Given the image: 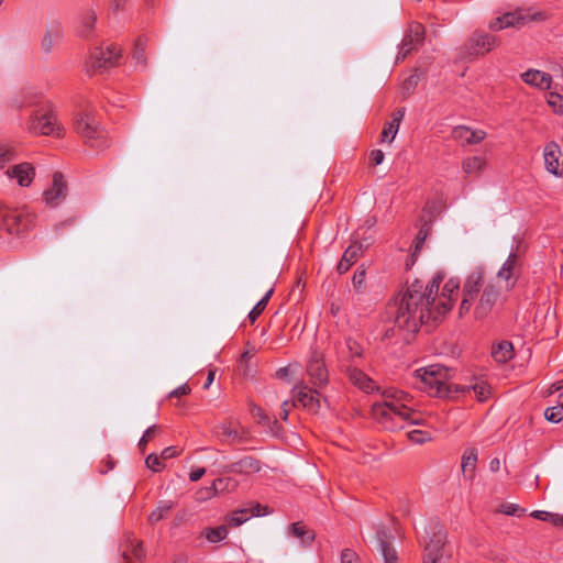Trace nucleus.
<instances>
[{
  "mask_svg": "<svg viewBox=\"0 0 563 563\" xmlns=\"http://www.w3.org/2000/svg\"><path fill=\"white\" fill-rule=\"evenodd\" d=\"M5 175L20 187H29L34 180L35 168L32 164L24 162L9 167Z\"/></svg>",
  "mask_w": 563,
  "mask_h": 563,
  "instance_id": "15",
  "label": "nucleus"
},
{
  "mask_svg": "<svg viewBox=\"0 0 563 563\" xmlns=\"http://www.w3.org/2000/svg\"><path fill=\"white\" fill-rule=\"evenodd\" d=\"M128 0H111V8L113 11L120 10Z\"/></svg>",
  "mask_w": 563,
  "mask_h": 563,
  "instance_id": "62",
  "label": "nucleus"
},
{
  "mask_svg": "<svg viewBox=\"0 0 563 563\" xmlns=\"http://www.w3.org/2000/svg\"><path fill=\"white\" fill-rule=\"evenodd\" d=\"M228 528L225 526H219L216 528L209 527L202 531L203 537L211 543L224 540L228 537Z\"/></svg>",
  "mask_w": 563,
  "mask_h": 563,
  "instance_id": "33",
  "label": "nucleus"
},
{
  "mask_svg": "<svg viewBox=\"0 0 563 563\" xmlns=\"http://www.w3.org/2000/svg\"><path fill=\"white\" fill-rule=\"evenodd\" d=\"M294 405H300L311 412H316L320 408L319 393L308 387L306 384H297L294 389Z\"/></svg>",
  "mask_w": 563,
  "mask_h": 563,
  "instance_id": "12",
  "label": "nucleus"
},
{
  "mask_svg": "<svg viewBox=\"0 0 563 563\" xmlns=\"http://www.w3.org/2000/svg\"><path fill=\"white\" fill-rule=\"evenodd\" d=\"M520 272L521 268L518 255L515 252H511L497 272L496 280L494 282L503 294L509 292L515 288L520 276Z\"/></svg>",
  "mask_w": 563,
  "mask_h": 563,
  "instance_id": "10",
  "label": "nucleus"
},
{
  "mask_svg": "<svg viewBox=\"0 0 563 563\" xmlns=\"http://www.w3.org/2000/svg\"><path fill=\"white\" fill-rule=\"evenodd\" d=\"M272 294H273V289H269L265 294V296L250 311L249 319H250L251 323H254L256 321V319L261 316V313L264 311Z\"/></svg>",
  "mask_w": 563,
  "mask_h": 563,
  "instance_id": "36",
  "label": "nucleus"
},
{
  "mask_svg": "<svg viewBox=\"0 0 563 563\" xmlns=\"http://www.w3.org/2000/svg\"><path fill=\"white\" fill-rule=\"evenodd\" d=\"M544 418L550 422H554V423L560 422L563 418L561 407H559L556 405V406L545 409Z\"/></svg>",
  "mask_w": 563,
  "mask_h": 563,
  "instance_id": "47",
  "label": "nucleus"
},
{
  "mask_svg": "<svg viewBox=\"0 0 563 563\" xmlns=\"http://www.w3.org/2000/svg\"><path fill=\"white\" fill-rule=\"evenodd\" d=\"M345 345L349 350L350 357H358L362 355V347L356 341L349 339L346 340Z\"/></svg>",
  "mask_w": 563,
  "mask_h": 563,
  "instance_id": "54",
  "label": "nucleus"
},
{
  "mask_svg": "<svg viewBox=\"0 0 563 563\" xmlns=\"http://www.w3.org/2000/svg\"><path fill=\"white\" fill-rule=\"evenodd\" d=\"M497 512L504 514L507 516H521V515L526 514V509L521 508L518 504L503 503L498 507Z\"/></svg>",
  "mask_w": 563,
  "mask_h": 563,
  "instance_id": "41",
  "label": "nucleus"
},
{
  "mask_svg": "<svg viewBox=\"0 0 563 563\" xmlns=\"http://www.w3.org/2000/svg\"><path fill=\"white\" fill-rule=\"evenodd\" d=\"M292 371V365L282 367L276 372L277 377L284 378Z\"/></svg>",
  "mask_w": 563,
  "mask_h": 563,
  "instance_id": "61",
  "label": "nucleus"
},
{
  "mask_svg": "<svg viewBox=\"0 0 563 563\" xmlns=\"http://www.w3.org/2000/svg\"><path fill=\"white\" fill-rule=\"evenodd\" d=\"M450 556L451 553L446 549V532L437 526L424 545L422 563H449Z\"/></svg>",
  "mask_w": 563,
  "mask_h": 563,
  "instance_id": "8",
  "label": "nucleus"
},
{
  "mask_svg": "<svg viewBox=\"0 0 563 563\" xmlns=\"http://www.w3.org/2000/svg\"><path fill=\"white\" fill-rule=\"evenodd\" d=\"M530 516L534 519L541 521H548L553 523L554 526H560L561 516L558 514H552L545 510H533Z\"/></svg>",
  "mask_w": 563,
  "mask_h": 563,
  "instance_id": "40",
  "label": "nucleus"
},
{
  "mask_svg": "<svg viewBox=\"0 0 563 563\" xmlns=\"http://www.w3.org/2000/svg\"><path fill=\"white\" fill-rule=\"evenodd\" d=\"M505 301L506 295L498 289L494 279L487 280L485 268L476 267L463 282L457 314L461 319L489 320L499 312Z\"/></svg>",
  "mask_w": 563,
  "mask_h": 563,
  "instance_id": "2",
  "label": "nucleus"
},
{
  "mask_svg": "<svg viewBox=\"0 0 563 563\" xmlns=\"http://www.w3.org/2000/svg\"><path fill=\"white\" fill-rule=\"evenodd\" d=\"M349 377L355 386L366 393L373 391L376 388L375 383L365 373L355 367L349 369Z\"/></svg>",
  "mask_w": 563,
  "mask_h": 563,
  "instance_id": "26",
  "label": "nucleus"
},
{
  "mask_svg": "<svg viewBox=\"0 0 563 563\" xmlns=\"http://www.w3.org/2000/svg\"><path fill=\"white\" fill-rule=\"evenodd\" d=\"M206 474V468L203 467H196L194 470L190 471L189 473V479L191 482H197L199 481L203 475Z\"/></svg>",
  "mask_w": 563,
  "mask_h": 563,
  "instance_id": "59",
  "label": "nucleus"
},
{
  "mask_svg": "<svg viewBox=\"0 0 563 563\" xmlns=\"http://www.w3.org/2000/svg\"><path fill=\"white\" fill-rule=\"evenodd\" d=\"M486 133L482 130L474 131L467 126L460 125L452 130V137L463 144H477L482 142Z\"/></svg>",
  "mask_w": 563,
  "mask_h": 563,
  "instance_id": "20",
  "label": "nucleus"
},
{
  "mask_svg": "<svg viewBox=\"0 0 563 563\" xmlns=\"http://www.w3.org/2000/svg\"><path fill=\"white\" fill-rule=\"evenodd\" d=\"M477 463V451L475 449H468L462 456V471L472 475L475 471Z\"/></svg>",
  "mask_w": 563,
  "mask_h": 563,
  "instance_id": "34",
  "label": "nucleus"
},
{
  "mask_svg": "<svg viewBox=\"0 0 563 563\" xmlns=\"http://www.w3.org/2000/svg\"><path fill=\"white\" fill-rule=\"evenodd\" d=\"M520 77L525 84L540 90L550 89L552 84L551 75L538 69H528Z\"/></svg>",
  "mask_w": 563,
  "mask_h": 563,
  "instance_id": "19",
  "label": "nucleus"
},
{
  "mask_svg": "<svg viewBox=\"0 0 563 563\" xmlns=\"http://www.w3.org/2000/svg\"><path fill=\"white\" fill-rule=\"evenodd\" d=\"M189 393H190V387L187 384H184V385L177 387L176 389H174L169 394V396L170 397H181V396L188 395Z\"/></svg>",
  "mask_w": 563,
  "mask_h": 563,
  "instance_id": "58",
  "label": "nucleus"
},
{
  "mask_svg": "<svg viewBox=\"0 0 563 563\" xmlns=\"http://www.w3.org/2000/svg\"><path fill=\"white\" fill-rule=\"evenodd\" d=\"M548 106L556 114H563V96L558 92H549L545 96Z\"/></svg>",
  "mask_w": 563,
  "mask_h": 563,
  "instance_id": "39",
  "label": "nucleus"
},
{
  "mask_svg": "<svg viewBox=\"0 0 563 563\" xmlns=\"http://www.w3.org/2000/svg\"><path fill=\"white\" fill-rule=\"evenodd\" d=\"M23 128L33 135L63 137L65 129L59 122L52 104L33 111L24 121Z\"/></svg>",
  "mask_w": 563,
  "mask_h": 563,
  "instance_id": "5",
  "label": "nucleus"
},
{
  "mask_svg": "<svg viewBox=\"0 0 563 563\" xmlns=\"http://www.w3.org/2000/svg\"><path fill=\"white\" fill-rule=\"evenodd\" d=\"M1 233L22 235L35 225V216L26 208L1 207Z\"/></svg>",
  "mask_w": 563,
  "mask_h": 563,
  "instance_id": "6",
  "label": "nucleus"
},
{
  "mask_svg": "<svg viewBox=\"0 0 563 563\" xmlns=\"http://www.w3.org/2000/svg\"><path fill=\"white\" fill-rule=\"evenodd\" d=\"M363 254V246L362 244L354 242L352 243L343 253V256L341 261L339 262L336 266V271L339 274L346 273L351 266L357 262V260Z\"/></svg>",
  "mask_w": 563,
  "mask_h": 563,
  "instance_id": "22",
  "label": "nucleus"
},
{
  "mask_svg": "<svg viewBox=\"0 0 563 563\" xmlns=\"http://www.w3.org/2000/svg\"><path fill=\"white\" fill-rule=\"evenodd\" d=\"M255 354L254 347L247 349L241 356V363H247Z\"/></svg>",
  "mask_w": 563,
  "mask_h": 563,
  "instance_id": "60",
  "label": "nucleus"
},
{
  "mask_svg": "<svg viewBox=\"0 0 563 563\" xmlns=\"http://www.w3.org/2000/svg\"><path fill=\"white\" fill-rule=\"evenodd\" d=\"M366 271L360 266L352 277V285L355 291L362 292L365 286Z\"/></svg>",
  "mask_w": 563,
  "mask_h": 563,
  "instance_id": "43",
  "label": "nucleus"
},
{
  "mask_svg": "<svg viewBox=\"0 0 563 563\" xmlns=\"http://www.w3.org/2000/svg\"><path fill=\"white\" fill-rule=\"evenodd\" d=\"M15 150L5 143H0V169L4 168L5 165L15 159Z\"/></svg>",
  "mask_w": 563,
  "mask_h": 563,
  "instance_id": "37",
  "label": "nucleus"
},
{
  "mask_svg": "<svg viewBox=\"0 0 563 563\" xmlns=\"http://www.w3.org/2000/svg\"><path fill=\"white\" fill-rule=\"evenodd\" d=\"M407 438L415 444H424L432 440V433L428 430L415 429L407 433Z\"/></svg>",
  "mask_w": 563,
  "mask_h": 563,
  "instance_id": "35",
  "label": "nucleus"
},
{
  "mask_svg": "<svg viewBox=\"0 0 563 563\" xmlns=\"http://www.w3.org/2000/svg\"><path fill=\"white\" fill-rule=\"evenodd\" d=\"M418 81H419L418 75H410L402 81L401 89H402L405 96L410 95V92L413 90V88L418 85Z\"/></svg>",
  "mask_w": 563,
  "mask_h": 563,
  "instance_id": "51",
  "label": "nucleus"
},
{
  "mask_svg": "<svg viewBox=\"0 0 563 563\" xmlns=\"http://www.w3.org/2000/svg\"><path fill=\"white\" fill-rule=\"evenodd\" d=\"M383 401L372 406V417L385 430L404 429L406 423L423 424L420 415L415 410L413 397L394 387L384 389Z\"/></svg>",
  "mask_w": 563,
  "mask_h": 563,
  "instance_id": "3",
  "label": "nucleus"
},
{
  "mask_svg": "<svg viewBox=\"0 0 563 563\" xmlns=\"http://www.w3.org/2000/svg\"><path fill=\"white\" fill-rule=\"evenodd\" d=\"M217 435L227 442H240L247 438V431L233 422H224L217 428Z\"/></svg>",
  "mask_w": 563,
  "mask_h": 563,
  "instance_id": "18",
  "label": "nucleus"
},
{
  "mask_svg": "<svg viewBox=\"0 0 563 563\" xmlns=\"http://www.w3.org/2000/svg\"><path fill=\"white\" fill-rule=\"evenodd\" d=\"M486 167V159L482 156H471L462 162V169L466 175H479Z\"/></svg>",
  "mask_w": 563,
  "mask_h": 563,
  "instance_id": "29",
  "label": "nucleus"
},
{
  "mask_svg": "<svg viewBox=\"0 0 563 563\" xmlns=\"http://www.w3.org/2000/svg\"><path fill=\"white\" fill-rule=\"evenodd\" d=\"M404 117L405 108L397 109L395 112H393L391 120L385 123L380 133L382 142L391 143L395 140Z\"/></svg>",
  "mask_w": 563,
  "mask_h": 563,
  "instance_id": "21",
  "label": "nucleus"
},
{
  "mask_svg": "<svg viewBox=\"0 0 563 563\" xmlns=\"http://www.w3.org/2000/svg\"><path fill=\"white\" fill-rule=\"evenodd\" d=\"M489 467H490V470H492L493 472H497V471L499 470V467H500V462H499V460H498V459H494V460H492V461H490V463H489Z\"/></svg>",
  "mask_w": 563,
  "mask_h": 563,
  "instance_id": "64",
  "label": "nucleus"
},
{
  "mask_svg": "<svg viewBox=\"0 0 563 563\" xmlns=\"http://www.w3.org/2000/svg\"><path fill=\"white\" fill-rule=\"evenodd\" d=\"M157 432V426H151L145 430L144 434L139 441V448L141 451H144L146 449L147 443L154 439Z\"/></svg>",
  "mask_w": 563,
  "mask_h": 563,
  "instance_id": "45",
  "label": "nucleus"
},
{
  "mask_svg": "<svg viewBox=\"0 0 563 563\" xmlns=\"http://www.w3.org/2000/svg\"><path fill=\"white\" fill-rule=\"evenodd\" d=\"M254 417L258 419L261 423H269L271 419L264 413L263 409L260 407H254L252 410Z\"/></svg>",
  "mask_w": 563,
  "mask_h": 563,
  "instance_id": "56",
  "label": "nucleus"
},
{
  "mask_svg": "<svg viewBox=\"0 0 563 563\" xmlns=\"http://www.w3.org/2000/svg\"><path fill=\"white\" fill-rule=\"evenodd\" d=\"M471 390L474 391L478 401L487 400L492 393L490 386L486 382H483V380H477L475 384H472V385H455L454 386V391H456V393H470Z\"/></svg>",
  "mask_w": 563,
  "mask_h": 563,
  "instance_id": "24",
  "label": "nucleus"
},
{
  "mask_svg": "<svg viewBox=\"0 0 563 563\" xmlns=\"http://www.w3.org/2000/svg\"><path fill=\"white\" fill-rule=\"evenodd\" d=\"M445 278L444 272H437L431 280L423 285L420 280L411 283L388 305L386 314L399 330L413 333L419 327L443 318L454 307L461 288L457 277Z\"/></svg>",
  "mask_w": 563,
  "mask_h": 563,
  "instance_id": "1",
  "label": "nucleus"
},
{
  "mask_svg": "<svg viewBox=\"0 0 563 563\" xmlns=\"http://www.w3.org/2000/svg\"><path fill=\"white\" fill-rule=\"evenodd\" d=\"M179 454V451L177 448L175 446H168L166 449H164L161 453V457L163 460H168V459H172L174 456H177Z\"/></svg>",
  "mask_w": 563,
  "mask_h": 563,
  "instance_id": "57",
  "label": "nucleus"
},
{
  "mask_svg": "<svg viewBox=\"0 0 563 563\" xmlns=\"http://www.w3.org/2000/svg\"><path fill=\"white\" fill-rule=\"evenodd\" d=\"M561 147L556 143L550 142L544 146L543 158L545 168L549 173L558 177L563 176V163L561 162Z\"/></svg>",
  "mask_w": 563,
  "mask_h": 563,
  "instance_id": "16",
  "label": "nucleus"
},
{
  "mask_svg": "<svg viewBox=\"0 0 563 563\" xmlns=\"http://www.w3.org/2000/svg\"><path fill=\"white\" fill-rule=\"evenodd\" d=\"M57 40H58V34L57 33L47 32L44 35V37L42 40V43H41L42 49L45 53H51L53 51Z\"/></svg>",
  "mask_w": 563,
  "mask_h": 563,
  "instance_id": "46",
  "label": "nucleus"
},
{
  "mask_svg": "<svg viewBox=\"0 0 563 563\" xmlns=\"http://www.w3.org/2000/svg\"><path fill=\"white\" fill-rule=\"evenodd\" d=\"M428 233H429V228L428 227H423L419 230L415 241H413V247H415V251H413V256L417 255V253L421 250V247L423 246V243H424V240L427 239L428 236Z\"/></svg>",
  "mask_w": 563,
  "mask_h": 563,
  "instance_id": "49",
  "label": "nucleus"
},
{
  "mask_svg": "<svg viewBox=\"0 0 563 563\" xmlns=\"http://www.w3.org/2000/svg\"><path fill=\"white\" fill-rule=\"evenodd\" d=\"M123 558L126 563H135L142 561L144 558V551L141 543L136 541H129L126 547L123 549Z\"/></svg>",
  "mask_w": 563,
  "mask_h": 563,
  "instance_id": "31",
  "label": "nucleus"
},
{
  "mask_svg": "<svg viewBox=\"0 0 563 563\" xmlns=\"http://www.w3.org/2000/svg\"><path fill=\"white\" fill-rule=\"evenodd\" d=\"M162 460L163 459H159L156 454H150L145 460V464L150 470L159 472L165 467V464Z\"/></svg>",
  "mask_w": 563,
  "mask_h": 563,
  "instance_id": "48",
  "label": "nucleus"
},
{
  "mask_svg": "<svg viewBox=\"0 0 563 563\" xmlns=\"http://www.w3.org/2000/svg\"><path fill=\"white\" fill-rule=\"evenodd\" d=\"M289 534L299 539L302 545H309L314 540V531L309 529L303 522L298 521L289 526Z\"/></svg>",
  "mask_w": 563,
  "mask_h": 563,
  "instance_id": "25",
  "label": "nucleus"
},
{
  "mask_svg": "<svg viewBox=\"0 0 563 563\" xmlns=\"http://www.w3.org/2000/svg\"><path fill=\"white\" fill-rule=\"evenodd\" d=\"M213 483L219 493L233 492L238 487V482L231 477L217 478Z\"/></svg>",
  "mask_w": 563,
  "mask_h": 563,
  "instance_id": "42",
  "label": "nucleus"
},
{
  "mask_svg": "<svg viewBox=\"0 0 563 563\" xmlns=\"http://www.w3.org/2000/svg\"><path fill=\"white\" fill-rule=\"evenodd\" d=\"M416 47L417 45L413 44L412 34H406L400 44L396 60H404L408 56V54H410V52L413 51Z\"/></svg>",
  "mask_w": 563,
  "mask_h": 563,
  "instance_id": "38",
  "label": "nucleus"
},
{
  "mask_svg": "<svg viewBox=\"0 0 563 563\" xmlns=\"http://www.w3.org/2000/svg\"><path fill=\"white\" fill-rule=\"evenodd\" d=\"M307 374L316 387H322L328 383L329 374L323 363L322 355L313 352L307 365Z\"/></svg>",
  "mask_w": 563,
  "mask_h": 563,
  "instance_id": "13",
  "label": "nucleus"
},
{
  "mask_svg": "<svg viewBox=\"0 0 563 563\" xmlns=\"http://www.w3.org/2000/svg\"><path fill=\"white\" fill-rule=\"evenodd\" d=\"M492 356L498 363H506L514 357V346L509 341H501L493 346Z\"/></svg>",
  "mask_w": 563,
  "mask_h": 563,
  "instance_id": "28",
  "label": "nucleus"
},
{
  "mask_svg": "<svg viewBox=\"0 0 563 563\" xmlns=\"http://www.w3.org/2000/svg\"><path fill=\"white\" fill-rule=\"evenodd\" d=\"M341 563H361L358 555L351 549L341 552Z\"/></svg>",
  "mask_w": 563,
  "mask_h": 563,
  "instance_id": "53",
  "label": "nucleus"
},
{
  "mask_svg": "<svg viewBox=\"0 0 563 563\" xmlns=\"http://www.w3.org/2000/svg\"><path fill=\"white\" fill-rule=\"evenodd\" d=\"M74 129L90 146L100 147L104 144L101 142L103 131L91 111L78 112L74 118Z\"/></svg>",
  "mask_w": 563,
  "mask_h": 563,
  "instance_id": "7",
  "label": "nucleus"
},
{
  "mask_svg": "<svg viewBox=\"0 0 563 563\" xmlns=\"http://www.w3.org/2000/svg\"><path fill=\"white\" fill-rule=\"evenodd\" d=\"M380 551L384 558V563H397V553L388 542L380 541Z\"/></svg>",
  "mask_w": 563,
  "mask_h": 563,
  "instance_id": "44",
  "label": "nucleus"
},
{
  "mask_svg": "<svg viewBox=\"0 0 563 563\" xmlns=\"http://www.w3.org/2000/svg\"><path fill=\"white\" fill-rule=\"evenodd\" d=\"M407 34H412L413 44L418 45L423 40V26L419 23L411 24L409 32Z\"/></svg>",
  "mask_w": 563,
  "mask_h": 563,
  "instance_id": "50",
  "label": "nucleus"
},
{
  "mask_svg": "<svg viewBox=\"0 0 563 563\" xmlns=\"http://www.w3.org/2000/svg\"><path fill=\"white\" fill-rule=\"evenodd\" d=\"M261 505L257 504L253 507L252 509V512L249 514V509H240V510H236V511H233L231 515L228 516V522L229 525L233 526V527H238V526H241L242 523H244L245 521H247L252 516H261L262 512H261Z\"/></svg>",
  "mask_w": 563,
  "mask_h": 563,
  "instance_id": "27",
  "label": "nucleus"
},
{
  "mask_svg": "<svg viewBox=\"0 0 563 563\" xmlns=\"http://www.w3.org/2000/svg\"><path fill=\"white\" fill-rule=\"evenodd\" d=\"M385 158L384 152L382 150H374L369 154V161L373 165H379L383 163Z\"/></svg>",
  "mask_w": 563,
  "mask_h": 563,
  "instance_id": "55",
  "label": "nucleus"
},
{
  "mask_svg": "<svg viewBox=\"0 0 563 563\" xmlns=\"http://www.w3.org/2000/svg\"><path fill=\"white\" fill-rule=\"evenodd\" d=\"M417 388L435 397H449L455 385L449 382V369L433 364L415 371Z\"/></svg>",
  "mask_w": 563,
  "mask_h": 563,
  "instance_id": "4",
  "label": "nucleus"
},
{
  "mask_svg": "<svg viewBox=\"0 0 563 563\" xmlns=\"http://www.w3.org/2000/svg\"><path fill=\"white\" fill-rule=\"evenodd\" d=\"M174 504L172 501L162 500L158 503V506L155 510H153L148 516V521L154 525L162 519H164L169 511L173 509Z\"/></svg>",
  "mask_w": 563,
  "mask_h": 563,
  "instance_id": "32",
  "label": "nucleus"
},
{
  "mask_svg": "<svg viewBox=\"0 0 563 563\" xmlns=\"http://www.w3.org/2000/svg\"><path fill=\"white\" fill-rule=\"evenodd\" d=\"M219 494V490L218 488L216 487L214 483H212L211 486L209 487H206V488H201L197 495H198V499L199 500H207V499H211L212 497H214L216 495Z\"/></svg>",
  "mask_w": 563,
  "mask_h": 563,
  "instance_id": "52",
  "label": "nucleus"
},
{
  "mask_svg": "<svg viewBox=\"0 0 563 563\" xmlns=\"http://www.w3.org/2000/svg\"><path fill=\"white\" fill-rule=\"evenodd\" d=\"M261 470L258 461L255 459L247 456L235 463L228 465L224 472L235 473V474H253Z\"/></svg>",
  "mask_w": 563,
  "mask_h": 563,
  "instance_id": "23",
  "label": "nucleus"
},
{
  "mask_svg": "<svg viewBox=\"0 0 563 563\" xmlns=\"http://www.w3.org/2000/svg\"><path fill=\"white\" fill-rule=\"evenodd\" d=\"M121 49L117 45L95 47L89 55V63L93 69L111 67L118 64Z\"/></svg>",
  "mask_w": 563,
  "mask_h": 563,
  "instance_id": "11",
  "label": "nucleus"
},
{
  "mask_svg": "<svg viewBox=\"0 0 563 563\" xmlns=\"http://www.w3.org/2000/svg\"><path fill=\"white\" fill-rule=\"evenodd\" d=\"M97 22V13L95 10L87 11L81 20L78 27V33L81 37H89L95 29V24Z\"/></svg>",
  "mask_w": 563,
  "mask_h": 563,
  "instance_id": "30",
  "label": "nucleus"
},
{
  "mask_svg": "<svg viewBox=\"0 0 563 563\" xmlns=\"http://www.w3.org/2000/svg\"><path fill=\"white\" fill-rule=\"evenodd\" d=\"M67 188L62 174L56 173L53 176L52 186L43 194L45 203L49 207L58 206L66 197Z\"/></svg>",
  "mask_w": 563,
  "mask_h": 563,
  "instance_id": "17",
  "label": "nucleus"
},
{
  "mask_svg": "<svg viewBox=\"0 0 563 563\" xmlns=\"http://www.w3.org/2000/svg\"><path fill=\"white\" fill-rule=\"evenodd\" d=\"M289 409H290V405H289V402H288V401H284V402H283V406H282V413H280V416H282V418H283L284 420H286V419H287V417H288V412H289Z\"/></svg>",
  "mask_w": 563,
  "mask_h": 563,
  "instance_id": "63",
  "label": "nucleus"
},
{
  "mask_svg": "<svg viewBox=\"0 0 563 563\" xmlns=\"http://www.w3.org/2000/svg\"><path fill=\"white\" fill-rule=\"evenodd\" d=\"M541 12H531L529 9H517L512 12H506L489 22L492 31H501L509 27L520 29L530 21L543 20Z\"/></svg>",
  "mask_w": 563,
  "mask_h": 563,
  "instance_id": "9",
  "label": "nucleus"
},
{
  "mask_svg": "<svg viewBox=\"0 0 563 563\" xmlns=\"http://www.w3.org/2000/svg\"><path fill=\"white\" fill-rule=\"evenodd\" d=\"M499 45V41L496 36L475 33L467 42L466 48L470 51V56L484 55L490 52L493 48Z\"/></svg>",
  "mask_w": 563,
  "mask_h": 563,
  "instance_id": "14",
  "label": "nucleus"
}]
</instances>
